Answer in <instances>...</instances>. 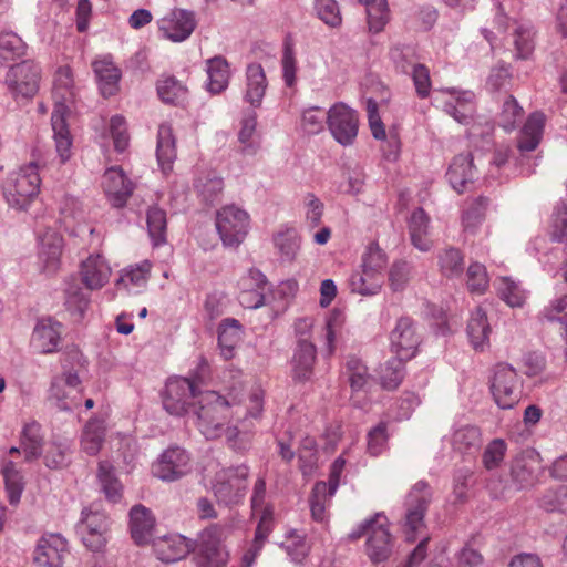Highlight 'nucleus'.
I'll list each match as a JSON object with an SVG mask.
<instances>
[{
  "label": "nucleus",
  "mask_w": 567,
  "mask_h": 567,
  "mask_svg": "<svg viewBox=\"0 0 567 567\" xmlns=\"http://www.w3.org/2000/svg\"><path fill=\"white\" fill-rule=\"evenodd\" d=\"M193 414L199 431L207 440H215L226 433L227 440L231 442L238 435L237 427L225 429L229 419V404L214 391L199 395Z\"/></svg>",
  "instance_id": "f257e3e1"
},
{
  "label": "nucleus",
  "mask_w": 567,
  "mask_h": 567,
  "mask_svg": "<svg viewBox=\"0 0 567 567\" xmlns=\"http://www.w3.org/2000/svg\"><path fill=\"white\" fill-rule=\"evenodd\" d=\"M41 178L38 164H30L12 172L3 184V196L11 208L25 210L40 192Z\"/></svg>",
  "instance_id": "f03ea898"
},
{
  "label": "nucleus",
  "mask_w": 567,
  "mask_h": 567,
  "mask_svg": "<svg viewBox=\"0 0 567 567\" xmlns=\"http://www.w3.org/2000/svg\"><path fill=\"white\" fill-rule=\"evenodd\" d=\"M368 535L367 554L373 564L383 563L391 556L392 538L386 526V517L382 513L363 520L353 529L348 538L358 540Z\"/></svg>",
  "instance_id": "7ed1b4c3"
},
{
  "label": "nucleus",
  "mask_w": 567,
  "mask_h": 567,
  "mask_svg": "<svg viewBox=\"0 0 567 567\" xmlns=\"http://www.w3.org/2000/svg\"><path fill=\"white\" fill-rule=\"evenodd\" d=\"M248 475L249 468L246 465L227 467L217 472L213 485L217 502L226 506L241 503L247 492Z\"/></svg>",
  "instance_id": "20e7f679"
},
{
  "label": "nucleus",
  "mask_w": 567,
  "mask_h": 567,
  "mask_svg": "<svg viewBox=\"0 0 567 567\" xmlns=\"http://www.w3.org/2000/svg\"><path fill=\"white\" fill-rule=\"evenodd\" d=\"M202 392L187 378L168 380L162 395L163 406L175 416H183L194 411Z\"/></svg>",
  "instance_id": "39448f33"
},
{
  "label": "nucleus",
  "mask_w": 567,
  "mask_h": 567,
  "mask_svg": "<svg viewBox=\"0 0 567 567\" xmlns=\"http://www.w3.org/2000/svg\"><path fill=\"white\" fill-rule=\"evenodd\" d=\"M433 492L427 482L421 480L410 489L405 501L406 538L415 540V534L425 527L424 518L432 502Z\"/></svg>",
  "instance_id": "423d86ee"
},
{
  "label": "nucleus",
  "mask_w": 567,
  "mask_h": 567,
  "mask_svg": "<svg viewBox=\"0 0 567 567\" xmlns=\"http://www.w3.org/2000/svg\"><path fill=\"white\" fill-rule=\"evenodd\" d=\"M216 228L225 246L237 247L249 229V215L244 209L227 205L216 214Z\"/></svg>",
  "instance_id": "0eeeda50"
},
{
  "label": "nucleus",
  "mask_w": 567,
  "mask_h": 567,
  "mask_svg": "<svg viewBox=\"0 0 567 567\" xmlns=\"http://www.w3.org/2000/svg\"><path fill=\"white\" fill-rule=\"evenodd\" d=\"M226 530L223 524H212L203 530L196 558L198 567H226L229 554L221 544Z\"/></svg>",
  "instance_id": "6e6552de"
},
{
  "label": "nucleus",
  "mask_w": 567,
  "mask_h": 567,
  "mask_svg": "<svg viewBox=\"0 0 567 567\" xmlns=\"http://www.w3.org/2000/svg\"><path fill=\"white\" fill-rule=\"evenodd\" d=\"M76 532L89 550L101 551L107 543L109 518L104 512L92 506L84 508Z\"/></svg>",
  "instance_id": "1a4fd4ad"
},
{
  "label": "nucleus",
  "mask_w": 567,
  "mask_h": 567,
  "mask_svg": "<svg viewBox=\"0 0 567 567\" xmlns=\"http://www.w3.org/2000/svg\"><path fill=\"white\" fill-rule=\"evenodd\" d=\"M491 392L498 408L512 409L519 401L518 375L507 363H497L491 378Z\"/></svg>",
  "instance_id": "9d476101"
},
{
  "label": "nucleus",
  "mask_w": 567,
  "mask_h": 567,
  "mask_svg": "<svg viewBox=\"0 0 567 567\" xmlns=\"http://www.w3.org/2000/svg\"><path fill=\"white\" fill-rule=\"evenodd\" d=\"M327 126L339 144L352 145L359 130L358 113L344 103L338 102L327 112Z\"/></svg>",
  "instance_id": "9b49d317"
},
{
  "label": "nucleus",
  "mask_w": 567,
  "mask_h": 567,
  "mask_svg": "<svg viewBox=\"0 0 567 567\" xmlns=\"http://www.w3.org/2000/svg\"><path fill=\"white\" fill-rule=\"evenodd\" d=\"M192 471L189 453L179 446L166 449L152 465V473L163 482H175Z\"/></svg>",
  "instance_id": "f8f14e48"
},
{
  "label": "nucleus",
  "mask_w": 567,
  "mask_h": 567,
  "mask_svg": "<svg viewBox=\"0 0 567 567\" xmlns=\"http://www.w3.org/2000/svg\"><path fill=\"white\" fill-rule=\"evenodd\" d=\"M40 68L27 60L9 69L6 84L14 96L32 97L39 90Z\"/></svg>",
  "instance_id": "ddd939ff"
},
{
  "label": "nucleus",
  "mask_w": 567,
  "mask_h": 567,
  "mask_svg": "<svg viewBox=\"0 0 567 567\" xmlns=\"http://www.w3.org/2000/svg\"><path fill=\"white\" fill-rule=\"evenodd\" d=\"M195 28V13L185 9H174L158 21V29L163 37L173 42L185 41Z\"/></svg>",
  "instance_id": "4468645a"
},
{
  "label": "nucleus",
  "mask_w": 567,
  "mask_h": 567,
  "mask_svg": "<svg viewBox=\"0 0 567 567\" xmlns=\"http://www.w3.org/2000/svg\"><path fill=\"white\" fill-rule=\"evenodd\" d=\"M540 467V456L533 449L518 453L512 461L509 475L517 489H523L534 484L536 471Z\"/></svg>",
  "instance_id": "2eb2a0df"
},
{
  "label": "nucleus",
  "mask_w": 567,
  "mask_h": 567,
  "mask_svg": "<svg viewBox=\"0 0 567 567\" xmlns=\"http://www.w3.org/2000/svg\"><path fill=\"white\" fill-rule=\"evenodd\" d=\"M391 349L396 355L403 359H412L420 344L414 322L409 317H402L398 320L395 328L390 334Z\"/></svg>",
  "instance_id": "dca6fc26"
},
{
  "label": "nucleus",
  "mask_w": 567,
  "mask_h": 567,
  "mask_svg": "<svg viewBox=\"0 0 567 567\" xmlns=\"http://www.w3.org/2000/svg\"><path fill=\"white\" fill-rule=\"evenodd\" d=\"M446 178L458 194L468 190V186L477 178V168L474 165L472 153H461L454 156L449 165Z\"/></svg>",
  "instance_id": "f3484780"
},
{
  "label": "nucleus",
  "mask_w": 567,
  "mask_h": 567,
  "mask_svg": "<svg viewBox=\"0 0 567 567\" xmlns=\"http://www.w3.org/2000/svg\"><path fill=\"white\" fill-rule=\"evenodd\" d=\"M65 553V539L59 534H49L40 538L33 561L39 567H62Z\"/></svg>",
  "instance_id": "a211bd4d"
},
{
  "label": "nucleus",
  "mask_w": 567,
  "mask_h": 567,
  "mask_svg": "<svg viewBox=\"0 0 567 567\" xmlns=\"http://www.w3.org/2000/svg\"><path fill=\"white\" fill-rule=\"evenodd\" d=\"M316 346L306 339H300L291 359V377L295 382L305 383L313 374Z\"/></svg>",
  "instance_id": "6ab92c4d"
},
{
  "label": "nucleus",
  "mask_w": 567,
  "mask_h": 567,
  "mask_svg": "<svg viewBox=\"0 0 567 567\" xmlns=\"http://www.w3.org/2000/svg\"><path fill=\"white\" fill-rule=\"evenodd\" d=\"M62 324L52 318L40 319L32 333V346L41 353L58 351L61 340Z\"/></svg>",
  "instance_id": "aec40b11"
},
{
  "label": "nucleus",
  "mask_w": 567,
  "mask_h": 567,
  "mask_svg": "<svg viewBox=\"0 0 567 567\" xmlns=\"http://www.w3.org/2000/svg\"><path fill=\"white\" fill-rule=\"evenodd\" d=\"M66 112L68 107L64 102L58 100L51 115V125L56 152L61 158V163H65L70 158L72 146V138L65 118Z\"/></svg>",
  "instance_id": "412c9836"
},
{
  "label": "nucleus",
  "mask_w": 567,
  "mask_h": 567,
  "mask_svg": "<svg viewBox=\"0 0 567 567\" xmlns=\"http://www.w3.org/2000/svg\"><path fill=\"white\" fill-rule=\"evenodd\" d=\"M154 525L155 518L148 508L143 505H135L131 508V536L136 545L142 546L151 542Z\"/></svg>",
  "instance_id": "4be33fe9"
},
{
  "label": "nucleus",
  "mask_w": 567,
  "mask_h": 567,
  "mask_svg": "<svg viewBox=\"0 0 567 567\" xmlns=\"http://www.w3.org/2000/svg\"><path fill=\"white\" fill-rule=\"evenodd\" d=\"M153 549L159 560L175 563L188 554L189 546L185 537L175 534L154 539Z\"/></svg>",
  "instance_id": "5701e85b"
},
{
  "label": "nucleus",
  "mask_w": 567,
  "mask_h": 567,
  "mask_svg": "<svg viewBox=\"0 0 567 567\" xmlns=\"http://www.w3.org/2000/svg\"><path fill=\"white\" fill-rule=\"evenodd\" d=\"M111 269L101 256H90L82 262V282L90 290L102 288L109 280Z\"/></svg>",
  "instance_id": "b1692460"
},
{
  "label": "nucleus",
  "mask_w": 567,
  "mask_h": 567,
  "mask_svg": "<svg viewBox=\"0 0 567 567\" xmlns=\"http://www.w3.org/2000/svg\"><path fill=\"white\" fill-rule=\"evenodd\" d=\"M268 82L264 68L259 63H251L246 69L245 100L252 107H259L265 96Z\"/></svg>",
  "instance_id": "393cba45"
},
{
  "label": "nucleus",
  "mask_w": 567,
  "mask_h": 567,
  "mask_svg": "<svg viewBox=\"0 0 567 567\" xmlns=\"http://www.w3.org/2000/svg\"><path fill=\"white\" fill-rule=\"evenodd\" d=\"M105 192L113 206L123 207L133 193V186L122 169L111 168L105 174Z\"/></svg>",
  "instance_id": "a878e982"
},
{
  "label": "nucleus",
  "mask_w": 567,
  "mask_h": 567,
  "mask_svg": "<svg viewBox=\"0 0 567 567\" xmlns=\"http://www.w3.org/2000/svg\"><path fill=\"white\" fill-rule=\"evenodd\" d=\"M156 157L163 173L167 174L172 171L176 159V145L173 128L167 123H163L158 127Z\"/></svg>",
  "instance_id": "bb28decb"
},
{
  "label": "nucleus",
  "mask_w": 567,
  "mask_h": 567,
  "mask_svg": "<svg viewBox=\"0 0 567 567\" xmlns=\"http://www.w3.org/2000/svg\"><path fill=\"white\" fill-rule=\"evenodd\" d=\"M97 481L101 492L111 503H118L123 495V485L110 461H100L97 466Z\"/></svg>",
  "instance_id": "cd10ccee"
},
{
  "label": "nucleus",
  "mask_w": 567,
  "mask_h": 567,
  "mask_svg": "<svg viewBox=\"0 0 567 567\" xmlns=\"http://www.w3.org/2000/svg\"><path fill=\"white\" fill-rule=\"evenodd\" d=\"M466 331L470 342L476 351H483L488 347L491 326L486 312L481 307L472 312Z\"/></svg>",
  "instance_id": "c85d7f7f"
},
{
  "label": "nucleus",
  "mask_w": 567,
  "mask_h": 567,
  "mask_svg": "<svg viewBox=\"0 0 567 567\" xmlns=\"http://www.w3.org/2000/svg\"><path fill=\"white\" fill-rule=\"evenodd\" d=\"M206 72L208 75L207 90L212 94L224 92L229 84L230 70L226 58L216 55L206 61Z\"/></svg>",
  "instance_id": "c756f323"
},
{
  "label": "nucleus",
  "mask_w": 567,
  "mask_h": 567,
  "mask_svg": "<svg viewBox=\"0 0 567 567\" xmlns=\"http://www.w3.org/2000/svg\"><path fill=\"white\" fill-rule=\"evenodd\" d=\"M93 70L102 95L105 97L115 95L118 91V81L121 79L120 69L112 61L102 59L93 63Z\"/></svg>",
  "instance_id": "7c9ffc66"
},
{
  "label": "nucleus",
  "mask_w": 567,
  "mask_h": 567,
  "mask_svg": "<svg viewBox=\"0 0 567 567\" xmlns=\"http://www.w3.org/2000/svg\"><path fill=\"white\" fill-rule=\"evenodd\" d=\"M430 218L421 207L416 208L409 219V233L412 245L420 251H429L432 241L429 238Z\"/></svg>",
  "instance_id": "2f4dec72"
},
{
  "label": "nucleus",
  "mask_w": 567,
  "mask_h": 567,
  "mask_svg": "<svg viewBox=\"0 0 567 567\" xmlns=\"http://www.w3.org/2000/svg\"><path fill=\"white\" fill-rule=\"evenodd\" d=\"M243 337V327L237 319L226 318L218 327V344L221 354L229 360L234 357L235 348Z\"/></svg>",
  "instance_id": "473e14b6"
},
{
  "label": "nucleus",
  "mask_w": 567,
  "mask_h": 567,
  "mask_svg": "<svg viewBox=\"0 0 567 567\" xmlns=\"http://www.w3.org/2000/svg\"><path fill=\"white\" fill-rule=\"evenodd\" d=\"M544 121V114L540 112H534L528 116L517 141V147L520 152H532L538 146L543 134Z\"/></svg>",
  "instance_id": "72a5a7b5"
},
{
  "label": "nucleus",
  "mask_w": 567,
  "mask_h": 567,
  "mask_svg": "<svg viewBox=\"0 0 567 567\" xmlns=\"http://www.w3.org/2000/svg\"><path fill=\"white\" fill-rule=\"evenodd\" d=\"M274 245L282 262H292L300 249V237L293 227H286L274 235Z\"/></svg>",
  "instance_id": "f704fd0d"
},
{
  "label": "nucleus",
  "mask_w": 567,
  "mask_h": 567,
  "mask_svg": "<svg viewBox=\"0 0 567 567\" xmlns=\"http://www.w3.org/2000/svg\"><path fill=\"white\" fill-rule=\"evenodd\" d=\"M21 447L27 462L39 458L43 451V435L41 425L35 422H29L23 426L21 433Z\"/></svg>",
  "instance_id": "c9c22d12"
},
{
  "label": "nucleus",
  "mask_w": 567,
  "mask_h": 567,
  "mask_svg": "<svg viewBox=\"0 0 567 567\" xmlns=\"http://www.w3.org/2000/svg\"><path fill=\"white\" fill-rule=\"evenodd\" d=\"M489 204V198L485 196H478L466 203L462 213V224L466 231L474 233L483 223Z\"/></svg>",
  "instance_id": "e433bc0d"
},
{
  "label": "nucleus",
  "mask_w": 567,
  "mask_h": 567,
  "mask_svg": "<svg viewBox=\"0 0 567 567\" xmlns=\"http://www.w3.org/2000/svg\"><path fill=\"white\" fill-rule=\"evenodd\" d=\"M62 252V238L56 233H47L40 239V259L48 271H54L58 268Z\"/></svg>",
  "instance_id": "4c0bfd02"
},
{
  "label": "nucleus",
  "mask_w": 567,
  "mask_h": 567,
  "mask_svg": "<svg viewBox=\"0 0 567 567\" xmlns=\"http://www.w3.org/2000/svg\"><path fill=\"white\" fill-rule=\"evenodd\" d=\"M159 99L167 104H179L187 95V87L173 75H165L156 85Z\"/></svg>",
  "instance_id": "58836bf2"
},
{
  "label": "nucleus",
  "mask_w": 567,
  "mask_h": 567,
  "mask_svg": "<svg viewBox=\"0 0 567 567\" xmlns=\"http://www.w3.org/2000/svg\"><path fill=\"white\" fill-rule=\"evenodd\" d=\"M349 287L352 292L362 296L377 295L382 287V276L371 274L370 271H354L349 278Z\"/></svg>",
  "instance_id": "ea45409f"
},
{
  "label": "nucleus",
  "mask_w": 567,
  "mask_h": 567,
  "mask_svg": "<svg viewBox=\"0 0 567 567\" xmlns=\"http://www.w3.org/2000/svg\"><path fill=\"white\" fill-rule=\"evenodd\" d=\"M105 439V427L102 421L90 420L83 430L81 446L89 455H96Z\"/></svg>",
  "instance_id": "a19ab883"
},
{
  "label": "nucleus",
  "mask_w": 567,
  "mask_h": 567,
  "mask_svg": "<svg viewBox=\"0 0 567 567\" xmlns=\"http://www.w3.org/2000/svg\"><path fill=\"white\" fill-rule=\"evenodd\" d=\"M443 110L460 124H468L474 111L473 93L464 92L462 95L455 97V100L446 101Z\"/></svg>",
  "instance_id": "79ce46f5"
},
{
  "label": "nucleus",
  "mask_w": 567,
  "mask_h": 567,
  "mask_svg": "<svg viewBox=\"0 0 567 567\" xmlns=\"http://www.w3.org/2000/svg\"><path fill=\"white\" fill-rule=\"evenodd\" d=\"M89 296L83 292L75 279L68 284L64 306L71 316L81 319L89 306Z\"/></svg>",
  "instance_id": "37998d69"
},
{
  "label": "nucleus",
  "mask_w": 567,
  "mask_h": 567,
  "mask_svg": "<svg viewBox=\"0 0 567 567\" xmlns=\"http://www.w3.org/2000/svg\"><path fill=\"white\" fill-rule=\"evenodd\" d=\"M146 223L148 235L154 246H159L166 241V212L158 206H152L147 210Z\"/></svg>",
  "instance_id": "c03bdc74"
},
{
  "label": "nucleus",
  "mask_w": 567,
  "mask_h": 567,
  "mask_svg": "<svg viewBox=\"0 0 567 567\" xmlns=\"http://www.w3.org/2000/svg\"><path fill=\"white\" fill-rule=\"evenodd\" d=\"M437 259L443 276L455 278L463 274L464 257L460 249L449 247L439 254Z\"/></svg>",
  "instance_id": "a18cd8bd"
},
{
  "label": "nucleus",
  "mask_w": 567,
  "mask_h": 567,
  "mask_svg": "<svg viewBox=\"0 0 567 567\" xmlns=\"http://www.w3.org/2000/svg\"><path fill=\"white\" fill-rule=\"evenodd\" d=\"M331 497L332 496H330V489H328V485L326 482L319 481L313 485L309 497L311 517L313 520L319 523L326 520V506Z\"/></svg>",
  "instance_id": "49530a36"
},
{
  "label": "nucleus",
  "mask_w": 567,
  "mask_h": 567,
  "mask_svg": "<svg viewBox=\"0 0 567 567\" xmlns=\"http://www.w3.org/2000/svg\"><path fill=\"white\" fill-rule=\"evenodd\" d=\"M409 359H403L396 355L389 359L384 367L381 369V383L384 389L395 390L404 378V362Z\"/></svg>",
  "instance_id": "de8ad7c7"
},
{
  "label": "nucleus",
  "mask_w": 567,
  "mask_h": 567,
  "mask_svg": "<svg viewBox=\"0 0 567 567\" xmlns=\"http://www.w3.org/2000/svg\"><path fill=\"white\" fill-rule=\"evenodd\" d=\"M535 31L530 24H519L514 30L515 58L518 60H527L534 51Z\"/></svg>",
  "instance_id": "09e8293b"
},
{
  "label": "nucleus",
  "mask_w": 567,
  "mask_h": 567,
  "mask_svg": "<svg viewBox=\"0 0 567 567\" xmlns=\"http://www.w3.org/2000/svg\"><path fill=\"white\" fill-rule=\"evenodd\" d=\"M6 489L9 503L16 505L20 502L23 491L22 475L12 461L7 462L2 467Z\"/></svg>",
  "instance_id": "8fccbe9b"
},
{
  "label": "nucleus",
  "mask_w": 567,
  "mask_h": 567,
  "mask_svg": "<svg viewBox=\"0 0 567 567\" xmlns=\"http://www.w3.org/2000/svg\"><path fill=\"white\" fill-rule=\"evenodd\" d=\"M390 58L398 71L409 74L414 66L420 65L415 48L412 45H394L390 50Z\"/></svg>",
  "instance_id": "3c124183"
},
{
  "label": "nucleus",
  "mask_w": 567,
  "mask_h": 567,
  "mask_svg": "<svg viewBox=\"0 0 567 567\" xmlns=\"http://www.w3.org/2000/svg\"><path fill=\"white\" fill-rule=\"evenodd\" d=\"M27 44L14 32L0 33V59L4 61L16 60L25 54Z\"/></svg>",
  "instance_id": "603ef678"
},
{
  "label": "nucleus",
  "mask_w": 567,
  "mask_h": 567,
  "mask_svg": "<svg viewBox=\"0 0 567 567\" xmlns=\"http://www.w3.org/2000/svg\"><path fill=\"white\" fill-rule=\"evenodd\" d=\"M524 110L518 104L517 100L509 95L503 103L502 112L499 114V126L506 132L516 128L517 124L523 120Z\"/></svg>",
  "instance_id": "864d4df0"
},
{
  "label": "nucleus",
  "mask_w": 567,
  "mask_h": 567,
  "mask_svg": "<svg viewBox=\"0 0 567 567\" xmlns=\"http://www.w3.org/2000/svg\"><path fill=\"white\" fill-rule=\"evenodd\" d=\"M365 9L369 30L373 33L381 32L389 22L388 1L374 0Z\"/></svg>",
  "instance_id": "5fc2aeb1"
},
{
  "label": "nucleus",
  "mask_w": 567,
  "mask_h": 567,
  "mask_svg": "<svg viewBox=\"0 0 567 567\" xmlns=\"http://www.w3.org/2000/svg\"><path fill=\"white\" fill-rule=\"evenodd\" d=\"M454 449L465 452L476 449L481 444V431L474 425H464L457 429L452 437Z\"/></svg>",
  "instance_id": "6e6d98bb"
},
{
  "label": "nucleus",
  "mask_w": 567,
  "mask_h": 567,
  "mask_svg": "<svg viewBox=\"0 0 567 567\" xmlns=\"http://www.w3.org/2000/svg\"><path fill=\"white\" fill-rule=\"evenodd\" d=\"M498 296L511 307H522L526 299L525 290L509 278H502L497 287Z\"/></svg>",
  "instance_id": "4d7b16f0"
},
{
  "label": "nucleus",
  "mask_w": 567,
  "mask_h": 567,
  "mask_svg": "<svg viewBox=\"0 0 567 567\" xmlns=\"http://www.w3.org/2000/svg\"><path fill=\"white\" fill-rule=\"evenodd\" d=\"M317 17L330 28H338L342 23L339 4L336 0H315Z\"/></svg>",
  "instance_id": "13d9d810"
},
{
  "label": "nucleus",
  "mask_w": 567,
  "mask_h": 567,
  "mask_svg": "<svg viewBox=\"0 0 567 567\" xmlns=\"http://www.w3.org/2000/svg\"><path fill=\"white\" fill-rule=\"evenodd\" d=\"M70 449L66 444L52 442L43 455L44 465L50 470H61L70 464Z\"/></svg>",
  "instance_id": "bf43d9fd"
},
{
  "label": "nucleus",
  "mask_w": 567,
  "mask_h": 567,
  "mask_svg": "<svg viewBox=\"0 0 567 567\" xmlns=\"http://www.w3.org/2000/svg\"><path fill=\"white\" fill-rule=\"evenodd\" d=\"M550 238L556 243L567 240V204L564 202L558 203L554 209Z\"/></svg>",
  "instance_id": "052dcab7"
},
{
  "label": "nucleus",
  "mask_w": 567,
  "mask_h": 567,
  "mask_svg": "<svg viewBox=\"0 0 567 567\" xmlns=\"http://www.w3.org/2000/svg\"><path fill=\"white\" fill-rule=\"evenodd\" d=\"M466 275L468 290L474 293H484L489 282L485 266L480 262H473L468 266Z\"/></svg>",
  "instance_id": "680f3d73"
},
{
  "label": "nucleus",
  "mask_w": 567,
  "mask_h": 567,
  "mask_svg": "<svg viewBox=\"0 0 567 567\" xmlns=\"http://www.w3.org/2000/svg\"><path fill=\"white\" fill-rule=\"evenodd\" d=\"M348 380L353 391H360L369 380L367 367L358 358H350L346 364Z\"/></svg>",
  "instance_id": "e2e57ef3"
},
{
  "label": "nucleus",
  "mask_w": 567,
  "mask_h": 567,
  "mask_svg": "<svg viewBox=\"0 0 567 567\" xmlns=\"http://www.w3.org/2000/svg\"><path fill=\"white\" fill-rule=\"evenodd\" d=\"M506 443L502 439H495L485 447L482 462L486 470L491 471L501 465L505 457Z\"/></svg>",
  "instance_id": "0e129e2a"
},
{
  "label": "nucleus",
  "mask_w": 567,
  "mask_h": 567,
  "mask_svg": "<svg viewBox=\"0 0 567 567\" xmlns=\"http://www.w3.org/2000/svg\"><path fill=\"white\" fill-rule=\"evenodd\" d=\"M542 506L547 512H567V485L548 489L542 498Z\"/></svg>",
  "instance_id": "69168bd1"
},
{
  "label": "nucleus",
  "mask_w": 567,
  "mask_h": 567,
  "mask_svg": "<svg viewBox=\"0 0 567 567\" xmlns=\"http://www.w3.org/2000/svg\"><path fill=\"white\" fill-rule=\"evenodd\" d=\"M301 122L303 131L318 134L327 124V112L319 106H311L303 111Z\"/></svg>",
  "instance_id": "338daca9"
},
{
  "label": "nucleus",
  "mask_w": 567,
  "mask_h": 567,
  "mask_svg": "<svg viewBox=\"0 0 567 567\" xmlns=\"http://www.w3.org/2000/svg\"><path fill=\"white\" fill-rule=\"evenodd\" d=\"M386 265V256L377 245H370L362 256L361 268L364 271L381 276V271Z\"/></svg>",
  "instance_id": "774afa93"
}]
</instances>
